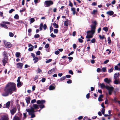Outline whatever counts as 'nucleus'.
<instances>
[{
    "label": "nucleus",
    "instance_id": "obj_1",
    "mask_svg": "<svg viewBox=\"0 0 120 120\" xmlns=\"http://www.w3.org/2000/svg\"><path fill=\"white\" fill-rule=\"evenodd\" d=\"M16 90V84L14 82H9L6 85L4 90V92L2 95L6 97L9 95H11L14 92H15Z\"/></svg>",
    "mask_w": 120,
    "mask_h": 120
},
{
    "label": "nucleus",
    "instance_id": "obj_2",
    "mask_svg": "<svg viewBox=\"0 0 120 120\" xmlns=\"http://www.w3.org/2000/svg\"><path fill=\"white\" fill-rule=\"evenodd\" d=\"M93 25H91L90 26L91 28V30H88L86 32L87 35L86 36V38L87 39H90L92 38L93 37V35L95 32L96 25L97 23L96 21L92 22Z\"/></svg>",
    "mask_w": 120,
    "mask_h": 120
},
{
    "label": "nucleus",
    "instance_id": "obj_3",
    "mask_svg": "<svg viewBox=\"0 0 120 120\" xmlns=\"http://www.w3.org/2000/svg\"><path fill=\"white\" fill-rule=\"evenodd\" d=\"M53 4V2L51 0L45 1L44 3V5H45L47 7H49Z\"/></svg>",
    "mask_w": 120,
    "mask_h": 120
},
{
    "label": "nucleus",
    "instance_id": "obj_4",
    "mask_svg": "<svg viewBox=\"0 0 120 120\" xmlns=\"http://www.w3.org/2000/svg\"><path fill=\"white\" fill-rule=\"evenodd\" d=\"M17 111L16 108L15 107H13L12 109L11 110L10 112L12 115H13Z\"/></svg>",
    "mask_w": 120,
    "mask_h": 120
},
{
    "label": "nucleus",
    "instance_id": "obj_5",
    "mask_svg": "<svg viewBox=\"0 0 120 120\" xmlns=\"http://www.w3.org/2000/svg\"><path fill=\"white\" fill-rule=\"evenodd\" d=\"M4 44L6 46V47L8 48H10L11 46V45L9 42H7L6 41H4Z\"/></svg>",
    "mask_w": 120,
    "mask_h": 120
},
{
    "label": "nucleus",
    "instance_id": "obj_6",
    "mask_svg": "<svg viewBox=\"0 0 120 120\" xmlns=\"http://www.w3.org/2000/svg\"><path fill=\"white\" fill-rule=\"evenodd\" d=\"M45 102V100H38L37 101V103L38 105L43 104H44Z\"/></svg>",
    "mask_w": 120,
    "mask_h": 120
},
{
    "label": "nucleus",
    "instance_id": "obj_7",
    "mask_svg": "<svg viewBox=\"0 0 120 120\" xmlns=\"http://www.w3.org/2000/svg\"><path fill=\"white\" fill-rule=\"evenodd\" d=\"M23 64V63H19L17 64V66L18 68L22 69Z\"/></svg>",
    "mask_w": 120,
    "mask_h": 120
},
{
    "label": "nucleus",
    "instance_id": "obj_8",
    "mask_svg": "<svg viewBox=\"0 0 120 120\" xmlns=\"http://www.w3.org/2000/svg\"><path fill=\"white\" fill-rule=\"evenodd\" d=\"M9 118L8 116L5 115L1 116V120H9Z\"/></svg>",
    "mask_w": 120,
    "mask_h": 120
},
{
    "label": "nucleus",
    "instance_id": "obj_9",
    "mask_svg": "<svg viewBox=\"0 0 120 120\" xmlns=\"http://www.w3.org/2000/svg\"><path fill=\"white\" fill-rule=\"evenodd\" d=\"M120 74L119 73H116L114 75V79H117L118 78L120 75Z\"/></svg>",
    "mask_w": 120,
    "mask_h": 120
},
{
    "label": "nucleus",
    "instance_id": "obj_10",
    "mask_svg": "<svg viewBox=\"0 0 120 120\" xmlns=\"http://www.w3.org/2000/svg\"><path fill=\"white\" fill-rule=\"evenodd\" d=\"M106 89L109 91H112L114 89V88L112 86L110 87L107 86H106Z\"/></svg>",
    "mask_w": 120,
    "mask_h": 120
},
{
    "label": "nucleus",
    "instance_id": "obj_11",
    "mask_svg": "<svg viewBox=\"0 0 120 120\" xmlns=\"http://www.w3.org/2000/svg\"><path fill=\"white\" fill-rule=\"evenodd\" d=\"M104 81L107 83L109 84L111 82V81L110 79H109L108 78H106L104 79Z\"/></svg>",
    "mask_w": 120,
    "mask_h": 120
},
{
    "label": "nucleus",
    "instance_id": "obj_12",
    "mask_svg": "<svg viewBox=\"0 0 120 120\" xmlns=\"http://www.w3.org/2000/svg\"><path fill=\"white\" fill-rule=\"evenodd\" d=\"M10 102L9 101L7 102L6 104V105L5 106L3 107L4 108H7L8 109L10 107Z\"/></svg>",
    "mask_w": 120,
    "mask_h": 120
},
{
    "label": "nucleus",
    "instance_id": "obj_13",
    "mask_svg": "<svg viewBox=\"0 0 120 120\" xmlns=\"http://www.w3.org/2000/svg\"><path fill=\"white\" fill-rule=\"evenodd\" d=\"M75 9L74 8H71V10L72 11V14L74 15L76 14V15L77 14V12H76L75 11Z\"/></svg>",
    "mask_w": 120,
    "mask_h": 120
},
{
    "label": "nucleus",
    "instance_id": "obj_14",
    "mask_svg": "<svg viewBox=\"0 0 120 120\" xmlns=\"http://www.w3.org/2000/svg\"><path fill=\"white\" fill-rule=\"evenodd\" d=\"M8 53L7 52L4 51L3 53V56L4 57V58H5V59H6V58H8Z\"/></svg>",
    "mask_w": 120,
    "mask_h": 120
},
{
    "label": "nucleus",
    "instance_id": "obj_15",
    "mask_svg": "<svg viewBox=\"0 0 120 120\" xmlns=\"http://www.w3.org/2000/svg\"><path fill=\"white\" fill-rule=\"evenodd\" d=\"M36 112L34 111V108L32 107H31V109H30V112H29V114L31 113H34Z\"/></svg>",
    "mask_w": 120,
    "mask_h": 120
},
{
    "label": "nucleus",
    "instance_id": "obj_16",
    "mask_svg": "<svg viewBox=\"0 0 120 120\" xmlns=\"http://www.w3.org/2000/svg\"><path fill=\"white\" fill-rule=\"evenodd\" d=\"M55 71V68H53L48 71V74H51L53 72H54Z\"/></svg>",
    "mask_w": 120,
    "mask_h": 120
},
{
    "label": "nucleus",
    "instance_id": "obj_17",
    "mask_svg": "<svg viewBox=\"0 0 120 120\" xmlns=\"http://www.w3.org/2000/svg\"><path fill=\"white\" fill-rule=\"evenodd\" d=\"M114 13L112 11H109L107 12L106 13L109 15L111 16Z\"/></svg>",
    "mask_w": 120,
    "mask_h": 120
},
{
    "label": "nucleus",
    "instance_id": "obj_18",
    "mask_svg": "<svg viewBox=\"0 0 120 120\" xmlns=\"http://www.w3.org/2000/svg\"><path fill=\"white\" fill-rule=\"evenodd\" d=\"M100 86L101 87V88H105L106 89V86H105L103 83L100 84Z\"/></svg>",
    "mask_w": 120,
    "mask_h": 120
},
{
    "label": "nucleus",
    "instance_id": "obj_19",
    "mask_svg": "<svg viewBox=\"0 0 120 120\" xmlns=\"http://www.w3.org/2000/svg\"><path fill=\"white\" fill-rule=\"evenodd\" d=\"M33 108L35 109H39V105H38L36 104H34L33 105Z\"/></svg>",
    "mask_w": 120,
    "mask_h": 120
},
{
    "label": "nucleus",
    "instance_id": "obj_20",
    "mask_svg": "<svg viewBox=\"0 0 120 120\" xmlns=\"http://www.w3.org/2000/svg\"><path fill=\"white\" fill-rule=\"evenodd\" d=\"M99 36L100 39L101 40H103V39H105V41L106 40V38L105 37V35H103L102 36H101V35H99Z\"/></svg>",
    "mask_w": 120,
    "mask_h": 120
},
{
    "label": "nucleus",
    "instance_id": "obj_21",
    "mask_svg": "<svg viewBox=\"0 0 120 120\" xmlns=\"http://www.w3.org/2000/svg\"><path fill=\"white\" fill-rule=\"evenodd\" d=\"M0 24V25L2 27L4 28H5L7 29H8V27L7 26L5 25V24Z\"/></svg>",
    "mask_w": 120,
    "mask_h": 120
},
{
    "label": "nucleus",
    "instance_id": "obj_22",
    "mask_svg": "<svg viewBox=\"0 0 120 120\" xmlns=\"http://www.w3.org/2000/svg\"><path fill=\"white\" fill-rule=\"evenodd\" d=\"M113 82L115 84H118L120 83V82L117 79H115Z\"/></svg>",
    "mask_w": 120,
    "mask_h": 120
},
{
    "label": "nucleus",
    "instance_id": "obj_23",
    "mask_svg": "<svg viewBox=\"0 0 120 120\" xmlns=\"http://www.w3.org/2000/svg\"><path fill=\"white\" fill-rule=\"evenodd\" d=\"M30 97H28L26 99V100L27 104H29L30 103Z\"/></svg>",
    "mask_w": 120,
    "mask_h": 120
},
{
    "label": "nucleus",
    "instance_id": "obj_24",
    "mask_svg": "<svg viewBox=\"0 0 120 120\" xmlns=\"http://www.w3.org/2000/svg\"><path fill=\"white\" fill-rule=\"evenodd\" d=\"M38 60L39 59L38 57H35L34 58L33 60H34V63H37L38 61Z\"/></svg>",
    "mask_w": 120,
    "mask_h": 120
},
{
    "label": "nucleus",
    "instance_id": "obj_25",
    "mask_svg": "<svg viewBox=\"0 0 120 120\" xmlns=\"http://www.w3.org/2000/svg\"><path fill=\"white\" fill-rule=\"evenodd\" d=\"M55 88V87L52 85H50L49 87V89L50 90H53Z\"/></svg>",
    "mask_w": 120,
    "mask_h": 120
},
{
    "label": "nucleus",
    "instance_id": "obj_26",
    "mask_svg": "<svg viewBox=\"0 0 120 120\" xmlns=\"http://www.w3.org/2000/svg\"><path fill=\"white\" fill-rule=\"evenodd\" d=\"M98 13V11L97 10H94L93 12H91V14L92 15H95L97 14Z\"/></svg>",
    "mask_w": 120,
    "mask_h": 120
},
{
    "label": "nucleus",
    "instance_id": "obj_27",
    "mask_svg": "<svg viewBox=\"0 0 120 120\" xmlns=\"http://www.w3.org/2000/svg\"><path fill=\"white\" fill-rule=\"evenodd\" d=\"M8 60V58H6V59H5V58H4L3 60H2V62L3 63H7V61Z\"/></svg>",
    "mask_w": 120,
    "mask_h": 120
},
{
    "label": "nucleus",
    "instance_id": "obj_28",
    "mask_svg": "<svg viewBox=\"0 0 120 120\" xmlns=\"http://www.w3.org/2000/svg\"><path fill=\"white\" fill-rule=\"evenodd\" d=\"M68 21L65 20L64 21V25L66 26H68Z\"/></svg>",
    "mask_w": 120,
    "mask_h": 120
},
{
    "label": "nucleus",
    "instance_id": "obj_29",
    "mask_svg": "<svg viewBox=\"0 0 120 120\" xmlns=\"http://www.w3.org/2000/svg\"><path fill=\"white\" fill-rule=\"evenodd\" d=\"M13 120H20L19 118L17 116H15L13 118Z\"/></svg>",
    "mask_w": 120,
    "mask_h": 120
},
{
    "label": "nucleus",
    "instance_id": "obj_30",
    "mask_svg": "<svg viewBox=\"0 0 120 120\" xmlns=\"http://www.w3.org/2000/svg\"><path fill=\"white\" fill-rule=\"evenodd\" d=\"M21 54L19 52H17L15 53V56L16 57H19V56Z\"/></svg>",
    "mask_w": 120,
    "mask_h": 120
},
{
    "label": "nucleus",
    "instance_id": "obj_31",
    "mask_svg": "<svg viewBox=\"0 0 120 120\" xmlns=\"http://www.w3.org/2000/svg\"><path fill=\"white\" fill-rule=\"evenodd\" d=\"M21 85L22 83L21 82H18L17 84V86L18 87H19L21 86Z\"/></svg>",
    "mask_w": 120,
    "mask_h": 120
},
{
    "label": "nucleus",
    "instance_id": "obj_32",
    "mask_svg": "<svg viewBox=\"0 0 120 120\" xmlns=\"http://www.w3.org/2000/svg\"><path fill=\"white\" fill-rule=\"evenodd\" d=\"M29 115H31V118H33L35 117V115L34 113H31L30 114H29Z\"/></svg>",
    "mask_w": 120,
    "mask_h": 120
},
{
    "label": "nucleus",
    "instance_id": "obj_33",
    "mask_svg": "<svg viewBox=\"0 0 120 120\" xmlns=\"http://www.w3.org/2000/svg\"><path fill=\"white\" fill-rule=\"evenodd\" d=\"M43 27V24L41 23L40 24L39 29L40 30H42V28Z\"/></svg>",
    "mask_w": 120,
    "mask_h": 120
},
{
    "label": "nucleus",
    "instance_id": "obj_34",
    "mask_svg": "<svg viewBox=\"0 0 120 120\" xmlns=\"http://www.w3.org/2000/svg\"><path fill=\"white\" fill-rule=\"evenodd\" d=\"M40 107L41 109L45 107V105L43 104H41L39 105V107Z\"/></svg>",
    "mask_w": 120,
    "mask_h": 120
},
{
    "label": "nucleus",
    "instance_id": "obj_35",
    "mask_svg": "<svg viewBox=\"0 0 120 120\" xmlns=\"http://www.w3.org/2000/svg\"><path fill=\"white\" fill-rule=\"evenodd\" d=\"M111 100L112 101H114L115 103L117 102V99L116 98H114V99H112Z\"/></svg>",
    "mask_w": 120,
    "mask_h": 120
},
{
    "label": "nucleus",
    "instance_id": "obj_36",
    "mask_svg": "<svg viewBox=\"0 0 120 120\" xmlns=\"http://www.w3.org/2000/svg\"><path fill=\"white\" fill-rule=\"evenodd\" d=\"M35 20L34 18H31L30 19V23H31L34 22Z\"/></svg>",
    "mask_w": 120,
    "mask_h": 120
},
{
    "label": "nucleus",
    "instance_id": "obj_37",
    "mask_svg": "<svg viewBox=\"0 0 120 120\" xmlns=\"http://www.w3.org/2000/svg\"><path fill=\"white\" fill-rule=\"evenodd\" d=\"M113 69L114 68L113 67H112L111 69L108 70V72L109 73H111L113 71Z\"/></svg>",
    "mask_w": 120,
    "mask_h": 120
},
{
    "label": "nucleus",
    "instance_id": "obj_38",
    "mask_svg": "<svg viewBox=\"0 0 120 120\" xmlns=\"http://www.w3.org/2000/svg\"><path fill=\"white\" fill-rule=\"evenodd\" d=\"M103 30L105 31V32H107L108 31V29L107 27H104L103 28Z\"/></svg>",
    "mask_w": 120,
    "mask_h": 120
},
{
    "label": "nucleus",
    "instance_id": "obj_39",
    "mask_svg": "<svg viewBox=\"0 0 120 120\" xmlns=\"http://www.w3.org/2000/svg\"><path fill=\"white\" fill-rule=\"evenodd\" d=\"M53 25L54 26H55V27L56 28H57L59 27L58 25L57 24H56V23L54 22L53 23Z\"/></svg>",
    "mask_w": 120,
    "mask_h": 120
},
{
    "label": "nucleus",
    "instance_id": "obj_40",
    "mask_svg": "<svg viewBox=\"0 0 120 120\" xmlns=\"http://www.w3.org/2000/svg\"><path fill=\"white\" fill-rule=\"evenodd\" d=\"M19 17V16L18 14H16L14 16V18L16 19H18Z\"/></svg>",
    "mask_w": 120,
    "mask_h": 120
},
{
    "label": "nucleus",
    "instance_id": "obj_41",
    "mask_svg": "<svg viewBox=\"0 0 120 120\" xmlns=\"http://www.w3.org/2000/svg\"><path fill=\"white\" fill-rule=\"evenodd\" d=\"M108 44H110L111 43V40L110 37H108Z\"/></svg>",
    "mask_w": 120,
    "mask_h": 120
},
{
    "label": "nucleus",
    "instance_id": "obj_42",
    "mask_svg": "<svg viewBox=\"0 0 120 120\" xmlns=\"http://www.w3.org/2000/svg\"><path fill=\"white\" fill-rule=\"evenodd\" d=\"M9 36L11 37H13L14 35V34L12 32H9Z\"/></svg>",
    "mask_w": 120,
    "mask_h": 120
},
{
    "label": "nucleus",
    "instance_id": "obj_43",
    "mask_svg": "<svg viewBox=\"0 0 120 120\" xmlns=\"http://www.w3.org/2000/svg\"><path fill=\"white\" fill-rule=\"evenodd\" d=\"M52 59H50L46 60L45 62L46 63H48L51 62L52 61Z\"/></svg>",
    "mask_w": 120,
    "mask_h": 120
},
{
    "label": "nucleus",
    "instance_id": "obj_44",
    "mask_svg": "<svg viewBox=\"0 0 120 120\" xmlns=\"http://www.w3.org/2000/svg\"><path fill=\"white\" fill-rule=\"evenodd\" d=\"M66 79V76H63L60 79V81H63L64 80H65Z\"/></svg>",
    "mask_w": 120,
    "mask_h": 120
},
{
    "label": "nucleus",
    "instance_id": "obj_45",
    "mask_svg": "<svg viewBox=\"0 0 120 120\" xmlns=\"http://www.w3.org/2000/svg\"><path fill=\"white\" fill-rule=\"evenodd\" d=\"M69 4L68 5L71 7H72L73 6V5L72 3L70 1H69Z\"/></svg>",
    "mask_w": 120,
    "mask_h": 120
},
{
    "label": "nucleus",
    "instance_id": "obj_46",
    "mask_svg": "<svg viewBox=\"0 0 120 120\" xmlns=\"http://www.w3.org/2000/svg\"><path fill=\"white\" fill-rule=\"evenodd\" d=\"M43 27L44 30H46L47 28L46 25L45 24L43 26Z\"/></svg>",
    "mask_w": 120,
    "mask_h": 120
},
{
    "label": "nucleus",
    "instance_id": "obj_47",
    "mask_svg": "<svg viewBox=\"0 0 120 120\" xmlns=\"http://www.w3.org/2000/svg\"><path fill=\"white\" fill-rule=\"evenodd\" d=\"M101 69L100 68H98L97 69V71L98 72L101 71Z\"/></svg>",
    "mask_w": 120,
    "mask_h": 120
},
{
    "label": "nucleus",
    "instance_id": "obj_48",
    "mask_svg": "<svg viewBox=\"0 0 120 120\" xmlns=\"http://www.w3.org/2000/svg\"><path fill=\"white\" fill-rule=\"evenodd\" d=\"M39 37V35L38 34H36L34 36V38H38Z\"/></svg>",
    "mask_w": 120,
    "mask_h": 120
},
{
    "label": "nucleus",
    "instance_id": "obj_49",
    "mask_svg": "<svg viewBox=\"0 0 120 120\" xmlns=\"http://www.w3.org/2000/svg\"><path fill=\"white\" fill-rule=\"evenodd\" d=\"M2 23L3 24H10V23L9 22H5V21L3 22H2Z\"/></svg>",
    "mask_w": 120,
    "mask_h": 120
},
{
    "label": "nucleus",
    "instance_id": "obj_50",
    "mask_svg": "<svg viewBox=\"0 0 120 120\" xmlns=\"http://www.w3.org/2000/svg\"><path fill=\"white\" fill-rule=\"evenodd\" d=\"M114 69L115 70H116L119 71V68L118 66H116L114 67Z\"/></svg>",
    "mask_w": 120,
    "mask_h": 120
},
{
    "label": "nucleus",
    "instance_id": "obj_51",
    "mask_svg": "<svg viewBox=\"0 0 120 120\" xmlns=\"http://www.w3.org/2000/svg\"><path fill=\"white\" fill-rule=\"evenodd\" d=\"M36 102V100L35 99H34L31 100V103L33 104L35 103Z\"/></svg>",
    "mask_w": 120,
    "mask_h": 120
},
{
    "label": "nucleus",
    "instance_id": "obj_52",
    "mask_svg": "<svg viewBox=\"0 0 120 120\" xmlns=\"http://www.w3.org/2000/svg\"><path fill=\"white\" fill-rule=\"evenodd\" d=\"M96 40L94 38H93L91 40V42L92 43H94L95 42ZM90 43L91 42H90Z\"/></svg>",
    "mask_w": 120,
    "mask_h": 120
},
{
    "label": "nucleus",
    "instance_id": "obj_53",
    "mask_svg": "<svg viewBox=\"0 0 120 120\" xmlns=\"http://www.w3.org/2000/svg\"><path fill=\"white\" fill-rule=\"evenodd\" d=\"M67 82L68 84L71 83L72 82V81L71 80L69 79Z\"/></svg>",
    "mask_w": 120,
    "mask_h": 120
},
{
    "label": "nucleus",
    "instance_id": "obj_54",
    "mask_svg": "<svg viewBox=\"0 0 120 120\" xmlns=\"http://www.w3.org/2000/svg\"><path fill=\"white\" fill-rule=\"evenodd\" d=\"M58 32V30L57 29H55L54 30V32L56 34Z\"/></svg>",
    "mask_w": 120,
    "mask_h": 120
},
{
    "label": "nucleus",
    "instance_id": "obj_55",
    "mask_svg": "<svg viewBox=\"0 0 120 120\" xmlns=\"http://www.w3.org/2000/svg\"><path fill=\"white\" fill-rule=\"evenodd\" d=\"M50 36L51 37H52L53 38H54L56 37V35L53 34L52 33L50 34Z\"/></svg>",
    "mask_w": 120,
    "mask_h": 120
},
{
    "label": "nucleus",
    "instance_id": "obj_56",
    "mask_svg": "<svg viewBox=\"0 0 120 120\" xmlns=\"http://www.w3.org/2000/svg\"><path fill=\"white\" fill-rule=\"evenodd\" d=\"M106 68L103 67L102 68V71L103 72H105L106 71Z\"/></svg>",
    "mask_w": 120,
    "mask_h": 120
},
{
    "label": "nucleus",
    "instance_id": "obj_57",
    "mask_svg": "<svg viewBox=\"0 0 120 120\" xmlns=\"http://www.w3.org/2000/svg\"><path fill=\"white\" fill-rule=\"evenodd\" d=\"M105 111V109L104 108H102L101 110V112L103 114H104Z\"/></svg>",
    "mask_w": 120,
    "mask_h": 120
},
{
    "label": "nucleus",
    "instance_id": "obj_58",
    "mask_svg": "<svg viewBox=\"0 0 120 120\" xmlns=\"http://www.w3.org/2000/svg\"><path fill=\"white\" fill-rule=\"evenodd\" d=\"M79 42L81 43H82L83 41V40L80 38H79L78 39Z\"/></svg>",
    "mask_w": 120,
    "mask_h": 120
},
{
    "label": "nucleus",
    "instance_id": "obj_59",
    "mask_svg": "<svg viewBox=\"0 0 120 120\" xmlns=\"http://www.w3.org/2000/svg\"><path fill=\"white\" fill-rule=\"evenodd\" d=\"M90 93H89L86 95V98L87 99H88L90 98Z\"/></svg>",
    "mask_w": 120,
    "mask_h": 120
},
{
    "label": "nucleus",
    "instance_id": "obj_60",
    "mask_svg": "<svg viewBox=\"0 0 120 120\" xmlns=\"http://www.w3.org/2000/svg\"><path fill=\"white\" fill-rule=\"evenodd\" d=\"M73 48L74 49H75L76 48L77 45L75 44H74L73 45Z\"/></svg>",
    "mask_w": 120,
    "mask_h": 120
},
{
    "label": "nucleus",
    "instance_id": "obj_61",
    "mask_svg": "<svg viewBox=\"0 0 120 120\" xmlns=\"http://www.w3.org/2000/svg\"><path fill=\"white\" fill-rule=\"evenodd\" d=\"M69 73L72 75H73V72L71 70H70L69 71Z\"/></svg>",
    "mask_w": 120,
    "mask_h": 120
},
{
    "label": "nucleus",
    "instance_id": "obj_62",
    "mask_svg": "<svg viewBox=\"0 0 120 120\" xmlns=\"http://www.w3.org/2000/svg\"><path fill=\"white\" fill-rule=\"evenodd\" d=\"M42 72V70L38 68V73H40Z\"/></svg>",
    "mask_w": 120,
    "mask_h": 120
},
{
    "label": "nucleus",
    "instance_id": "obj_63",
    "mask_svg": "<svg viewBox=\"0 0 120 120\" xmlns=\"http://www.w3.org/2000/svg\"><path fill=\"white\" fill-rule=\"evenodd\" d=\"M15 10L13 9H11V10H10L9 11V13H11L13 11H14Z\"/></svg>",
    "mask_w": 120,
    "mask_h": 120
},
{
    "label": "nucleus",
    "instance_id": "obj_64",
    "mask_svg": "<svg viewBox=\"0 0 120 120\" xmlns=\"http://www.w3.org/2000/svg\"><path fill=\"white\" fill-rule=\"evenodd\" d=\"M60 52L58 50L56 51L55 52V53L56 55L58 54Z\"/></svg>",
    "mask_w": 120,
    "mask_h": 120
}]
</instances>
